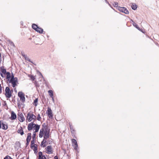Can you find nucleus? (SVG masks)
I'll return each mask as SVG.
<instances>
[{"mask_svg": "<svg viewBox=\"0 0 159 159\" xmlns=\"http://www.w3.org/2000/svg\"><path fill=\"white\" fill-rule=\"evenodd\" d=\"M9 83H11L12 84V87L14 88L17 85V84L18 83L17 79L16 77H14L13 74L11 75V78L10 80H9Z\"/></svg>", "mask_w": 159, "mask_h": 159, "instance_id": "3", "label": "nucleus"}, {"mask_svg": "<svg viewBox=\"0 0 159 159\" xmlns=\"http://www.w3.org/2000/svg\"><path fill=\"white\" fill-rule=\"evenodd\" d=\"M1 71L2 73H3L4 74H7V72L6 71V70L5 69L3 68H1Z\"/></svg>", "mask_w": 159, "mask_h": 159, "instance_id": "20", "label": "nucleus"}, {"mask_svg": "<svg viewBox=\"0 0 159 159\" xmlns=\"http://www.w3.org/2000/svg\"><path fill=\"white\" fill-rule=\"evenodd\" d=\"M20 23L22 24V23H23V22L22 21H21V22H20Z\"/></svg>", "mask_w": 159, "mask_h": 159, "instance_id": "45", "label": "nucleus"}, {"mask_svg": "<svg viewBox=\"0 0 159 159\" xmlns=\"http://www.w3.org/2000/svg\"><path fill=\"white\" fill-rule=\"evenodd\" d=\"M2 127L1 128H2L3 129L6 130L7 129L8 127L7 125H5L2 123Z\"/></svg>", "mask_w": 159, "mask_h": 159, "instance_id": "17", "label": "nucleus"}, {"mask_svg": "<svg viewBox=\"0 0 159 159\" xmlns=\"http://www.w3.org/2000/svg\"><path fill=\"white\" fill-rule=\"evenodd\" d=\"M36 116L32 112H30L28 113L27 116L26 120L28 122L34 121L36 120Z\"/></svg>", "mask_w": 159, "mask_h": 159, "instance_id": "2", "label": "nucleus"}, {"mask_svg": "<svg viewBox=\"0 0 159 159\" xmlns=\"http://www.w3.org/2000/svg\"><path fill=\"white\" fill-rule=\"evenodd\" d=\"M2 92V89H1V85L0 84V93Z\"/></svg>", "mask_w": 159, "mask_h": 159, "instance_id": "39", "label": "nucleus"}, {"mask_svg": "<svg viewBox=\"0 0 159 159\" xmlns=\"http://www.w3.org/2000/svg\"><path fill=\"white\" fill-rule=\"evenodd\" d=\"M4 159H13L12 158H11L10 157L7 156H6Z\"/></svg>", "mask_w": 159, "mask_h": 159, "instance_id": "32", "label": "nucleus"}, {"mask_svg": "<svg viewBox=\"0 0 159 159\" xmlns=\"http://www.w3.org/2000/svg\"><path fill=\"white\" fill-rule=\"evenodd\" d=\"M16 118V113L13 111L11 112V120H14Z\"/></svg>", "mask_w": 159, "mask_h": 159, "instance_id": "11", "label": "nucleus"}, {"mask_svg": "<svg viewBox=\"0 0 159 159\" xmlns=\"http://www.w3.org/2000/svg\"><path fill=\"white\" fill-rule=\"evenodd\" d=\"M29 143H27H27H27V144H29Z\"/></svg>", "mask_w": 159, "mask_h": 159, "instance_id": "48", "label": "nucleus"}, {"mask_svg": "<svg viewBox=\"0 0 159 159\" xmlns=\"http://www.w3.org/2000/svg\"><path fill=\"white\" fill-rule=\"evenodd\" d=\"M54 159H58L57 156H55L54 157Z\"/></svg>", "mask_w": 159, "mask_h": 159, "instance_id": "40", "label": "nucleus"}, {"mask_svg": "<svg viewBox=\"0 0 159 159\" xmlns=\"http://www.w3.org/2000/svg\"><path fill=\"white\" fill-rule=\"evenodd\" d=\"M42 128L41 129L44 128L45 129H47L46 127V125H45V123L43 124L42 125Z\"/></svg>", "mask_w": 159, "mask_h": 159, "instance_id": "26", "label": "nucleus"}, {"mask_svg": "<svg viewBox=\"0 0 159 159\" xmlns=\"http://www.w3.org/2000/svg\"><path fill=\"white\" fill-rule=\"evenodd\" d=\"M41 118L40 116V114H38L37 117V119L39 121H40L41 120Z\"/></svg>", "mask_w": 159, "mask_h": 159, "instance_id": "24", "label": "nucleus"}, {"mask_svg": "<svg viewBox=\"0 0 159 159\" xmlns=\"http://www.w3.org/2000/svg\"><path fill=\"white\" fill-rule=\"evenodd\" d=\"M39 136L40 138L43 137L44 139H48L49 137V131L48 129H41L40 130Z\"/></svg>", "mask_w": 159, "mask_h": 159, "instance_id": "1", "label": "nucleus"}, {"mask_svg": "<svg viewBox=\"0 0 159 159\" xmlns=\"http://www.w3.org/2000/svg\"><path fill=\"white\" fill-rule=\"evenodd\" d=\"M72 142L73 143V144H74L75 143L76 144V143H77V141H76V140L75 139H72Z\"/></svg>", "mask_w": 159, "mask_h": 159, "instance_id": "31", "label": "nucleus"}, {"mask_svg": "<svg viewBox=\"0 0 159 159\" xmlns=\"http://www.w3.org/2000/svg\"><path fill=\"white\" fill-rule=\"evenodd\" d=\"M38 159H46L45 157L44 156H42V157L39 158Z\"/></svg>", "mask_w": 159, "mask_h": 159, "instance_id": "35", "label": "nucleus"}, {"mask_svg": "<svg viewBox=\"0 0 159 159\" xmlns=\"http://www.w3.org/2000/svg\"><path fill=\"white\" fill-rule=\"evenodd\" d=\"M113 4L114 6L115 7H117L118 5V3L117 2H114Z\"/></svg>", "mask_w": 159, "mask_h": 159, "instance_id": "25", "label": "nucleus"}, {"mask_svg": "<svg viewBox=\"0 0 159 159\" xmlns=\"http://www.w3.org/2000/svg\"><path fill=\"white\" fill-rule=\"evenodd\" d=\"M38 29L37 30H35L39 32L40 33H42L43 32V29H42L41 28H39L38 27L37 28Z\"/></svg>", "mask_w": 159, "mask_h": 159, "instance_id": "14", "label": "nucleus"}, {"mask_svg": "<svg viewBox=\"0 0 159 159\" xmlns=\"http://www.w3.org/2000/svg\"><path fill=\"white\" fill-rule=\"evenodd\" d=\"M1 61H2L1 56V54L0 53V62H1Z\"/></svg>", "mask_w": 159, "mask_h": 159, "instance_id": "41", "label": "nucleus"}, {"mask_svg": "<svg viewBox=\"0 0 159 159\" xmlns=\"http://www.w3.org/2000/svg\"><path fill=\"white\" fill-rule=\"evenodd\" d=\"M30 77L32 81L34 80L35 79L34 76L33 75H31L30 76Z\"/></svg>", "mask_w": 159, "mask_h": 159, "instance_id": "29", "label": "nucleus"}, {"mask_svg": "<svg viewBox=\"0 0 159 159\" xmlns=\"http://www.w3.org/2000/svg\"><path fill=\"white\" fill-rule=\"evenodd\" d=\"M37 145L36 144H34L33 145L31 146V147L33 149V150L35 152L36 150H37Z\"/></svg>", "mask_w": 159, "mask_h": 159, "instance_id": "16", "label": "nucleus"}, {"mask_svg": "<svg viewBox=\"0 0 159 159\" xmlns=\"http://www.w3.org/2000/svg\"><path fill=\"white\" fill-rule=\"evenodd\" d=\"M105 1H106L107 2V0H105Z\"/></svg>", "mask_w": 159, "mask_h": 159, "instance_id": "47", "label": "nucleus"}, {"mask_svg": "<svg viewBox=\"0 0 159 159\" xmlns=\"http://www.w3.org/2000/svg\"><path fill=\"white\" fill-rule=\"evenodd\" d=\"M133 25L135 27L138 29H139L138 25L136 23H134V24Z\"/></svg>", "mask_w": 159, "mask_h": 159, "instance_id": "33", "label": "nucleus"}, {"mask_svg": "<svg viewBox=\"0 0 159 159\" xmlns=\"http://www.w3.org/2000/svg\"><path fill=\"white\" fill-rule=\"evenodd\" d=\"M27 137H31V133H28V136Z\"/></svg>", "mask_w": 159, "mask_h": 159, "instance_id": "37", "label": "nucleus"}, {"mask_svg": "<svg viewBox=\"0 0 159 159\" xmlns=\"http://www.w3.org/2000/svg\"><path fill=\"white\" fill-rule=\"evenodd\" d=\"M18 132L20 133L21 135H23L24 134L23 131L21 128H20V129H18Z\"/></svg>", "mask_w": 159, "mask_h": 159, "instance_id": "19", "label": "nucleus"}, {"mask_svg": "<svg viewBox=\"0 0 159 159\" xmlns=\"http://www.w3.org/2000/svg\"><path fill=\"white\" fill-rule=\"evenodd\" d=\"M6 74L7 75V78L8 79V80L9 81V80H10V78H11V74L9 72H7Z\"/></svg>", "mask_w": 159, "mask_h": 159, "instance_id": "15", "label": "nucleus"}, {"mask_svg": "<svg viewBox=\"0 0 159 159\" xmlns=\"http://www.w3.org/2000/svg\"><path fill=\"white\" fill-rule=\"evenodd\" d=\"M39 74L41 76V77H42V78H43V76L41 73L39 72Z\"/></svg>", "mask_w": 159, "mask_h": 159, "instance_id": "42", "label": "nucleus"}, {"mask_svg": "<svg viewBox=\"0 0 159 159\" xmlns=\"http://www.w3.org/2000/svg\"><path fill=\"white\" fill-rule=\"evenodd\" d=\"M5 95L7 98H10L11 96L10 89L9 87H7L5 89Z\"/></svg>", "mask_w": 159, "mask_h": 159, "instance_id": "4", "label": "nucleus"}, {"mask_svg": "<svg viewBox=\"0 0 159 159\" xmlns=\"http://www.w3.org/2000/svg\"><path fill=\"white\" fill-rule=\"evenodd\" d=\"M40 128V125L36 124V126H34V129L35 130V133L38 131Z\"/></svg>", "mask_w": 159, "mask_h": 159, "instance_id": "12", "label": "nucleus"}, {"mask_svg": "<svg viewBox=\"0 0 159 159\" xmlns=\"http://www.w3.org/2000/svg\"><path fill=\"white\" fill-rule=\"evenodd\" d=\"M34 144V140L33 141H32L31 142V146L33 145Z\"/></svg>", "mask_w": 159, "mask_h": 159, "instance_id": "36", "label": "nucleus"}, {"mask_svg": "<svg viewBox=\"0 0 159 159\" xmlns=\"http://www.w3.org/2000/svg\"><path fill=\"white\" fill-rule=\"evenodd\" d=\"M49 94L51 98L53 97V91L52 90H49L48 91Z\"/></svg>", "mask_w": 159, "mask_h": 159, "instance_id": "18", "label": "nucleus"}, {"mask_svg": "<svg viewBox=\"0 0 159 159\" xmlns=\"http://www.w3.org/2000/svg\"><path fill=\"white\" fill-rule=\"evenodd\" d=\"M19 105H20V104H19V103L18 104V106H19Z\"/></svg>", "mask_w": 159, "mask_h": 159, "instance_id": "46", "label": "nucleus"}, {"mask_svg": "<svg viewBox=\"0 0 159 159\" xmlns=\"http://www.w3.org/2000/svg\"><path fill=\"white\" fill-rule=\"evenodd\" d=\"M47 112H48V116L49 118L52 117V112L51 108L48 107Z\"/></svg>", "mask_w": 159, "mask_h": 159, "instance_id": "10", "label": "nucleus"}, {"mask_svg": "<svg viewBox=\"0 0 159 159\" xmlns=\"http://www.w3.org/2000/svg\"><path fill=\"white\" fill-rule=\"evenodd\" d=\"M18 95L20 98V100L24 102L25 101V98L24 94L22 92H19L18 93Z\"/></svg>", "mask_w": 159, "mask_h": 159, "instance_id": "6", "label": "nucleus"}, {"mask_svg": "<svg viewBox=\"0 0 159 159\" xmlns=\"http://www.w3.org/2000/svg\"><path fill=\"white\" fill-rule=\"evenodd\" d=\"M17 118L20 122H23L25 120L23 114L21 112H19L17 115Z\"/></svg>", "mask_w": 159, "mask_h": 159, "instance_id": "5", "label": "nucleus"}, {"mask_svg": "<svg viewBox=\"0 0 159 159\" xmlns=\"http://www.w3.org/2000/svg\"><path fill=\"white\" fill-rule=\"evenodd\" d=\"M52 98V100L53 101V102L54 101V99L53 98V97H52V98Z\"/></svg>", "mask_w": 159, "mask_h": 159, "instance_id": "43", "label": "nucleus"}, {"mask_svg": "<svg viewBox=\"0 0 159 159\" xmlns=\"http://www.w3.org/2000/svg\"><path fill=\"white\" fill-rule=\"evenodd\" d=\"M31 139V137H27L26 139V141L27 143H29L30 140Z\"/></svg>", "mask_w": 159, "mask_h": 159, "instance_id": "27", "label": "nucleus"}, {"mask_svg": "<svg viewBox=\"0 0 159 159\" xmlns=\"http://www.w3.org/2000/svg\"><path fill=\"white\" fill-rule=\"evenodd\" d=\"M33 140L35 139V132H34V133L33 134Z\"/></svg>", "mask_w": 159, "mask_h": 159, "instance_id": "34", "label": "nucleus"}, {"mask_svg": "<svg viewBox=\"0 0 159 159\" xmlns=\"http://www.w3.org/2000/svg\"><path fill=\"white\" fill-rule=\"evenodd\" d=\"M0 75L2 77H4V76L3 75L2 73H0Z\"/></svg>", "mask_w": 159, "mask_h": 159, "instance_id": "38", "label": "nucleus"}, {"mask_svg": "<svg viewBox=\"0 0 159 159\" xmlns=\"http://www.w3.org/2000/svg\"><path fill=\"white\" fill-rule=\"evenodd\" d=\"M32 28L34 29L35 30H37V29H38L37 28V27H38V26H37V25H36L34 24H33L32 25Z\"/></svg>", "mask_w": 159, "mask_h": 159, "instance_id": "22", "label": "nucleus"}, {"mask_svg": "<svg viewBox=\"0 0 159 159\" xmlns=\"http://www.w3.org/2000/svg\"><path fill=\"white\" fill-rule=\"evenodd\" d=\"M36 126V124L33 123L29 124L28 126V129L30 130L32 129H34V126Z\"/></svg>", "mask_w": 159, "mask_h": 159, "instance_id": "9", "label": "nucleus"}, {"mask_svg": "<svg viewBox=\"0 0 159 159\" xmlns=\"http://www.w3.org/2000/svg\"><path fill=\"white\" fill-rule=\"evenodd\" d=\"M38 101V99L37 98H36L34 101V102L33 104L35 107H36L37 105Z\"/></svg>", "mask_w": 159, "mask_h": 159, "instance_id": "23", "label": "nucleus"}, {"mask_svg": "<svg viewBox=\"0 0 159 159\" xmlns=\"http://www.w3.org/2000/svg\"><path fill=\"white\" fill-rule=\"evenodd\" d=\"M131 7L133 10H135L137 8V6L134 3H133L131 6Z\"/></svg>", "mask_w": 159, "mask_h": 159, "instance_id": "21", "label": "nucleus"}, {"mask_svg": "<svg viewBox=\"0 0 159 159\" xmlns=\"http://www.w3.org/2000/svg\"><path fill=\"white\" fill-rule=\"evenodd\" d=\"M47 152L48 154H52L53 152L52 147L51 146H48L46 148Z\"/></svg>", "mask_w": 159, "mask_h": 159, "instance_id": "8", "label": "nucleus"}, {"mask_svg": "<svg viewBox=\"0 0 159 159\" xmlns=\"http://www.w3.org/2000/svg\"><path fill=\"white\" fill-rule=\"evenodd\" d=\"M74 147V148L75 150H76L77 149V148L78 147V145L77 143H75L73 145Z\"/></svg>", "mask_w": 159, "mask_h": 159, "instance_id": "28", "label": "nucleus"}, {"mask_svg": "<svg viewBox=\"0 0 159 159\" xmlns=\"http://www.w3.org/2000/svg\"><path fill=\"white\" fill-rule=\"evenodd\" d=\"M118 10L120 11L123 12L126 14H129V11L126 9V8L124 7H118Z\"/></svg>", "mask_w": 159, "mask_h": 159, "instance_id": "7", "label": "nucleus"}, {"mask_svg": "<svg viewBox=\"0 0 159 159\" xmlns=\"http://www.w3.org/2000/svg\"><path fill=\"white\" fill-rule=\"evenodd\" d=\"M46 139H44L43 141L41 143V146H42V147L43 148L46 147V145L44 144L46 142V140H45Z\"/></svg>", "mask_w": 159, "mask_h": 159, "instance_id": "13", "label": "nucleus"}, {"mask_svg": "<svg viewBox=\"0 0 159 159\" xmlns=\"http://www.w3.org/2000/svg\"><path fill=\"white\" fill-rule=\"evenodd\" d=\"M42 152H39V158H41L42 157Z\"/></svg>", "mask_w": 159, "mask_h": 159, "instance_id": "30", "label": "nucleus"}, {"mask_svg": "<svg viewBox=\"0 0 159 159\" xmlns=\"http://www.w3.org/2000/svg\"><path fill=\"white\" fill-rule=\"evenodd\" d=\"M27 60H28V61H30V59L29 58H28L27 59Z\"/></svg>", "mask_w": 159, "mask_h": 159, "instance_id": "44", "label": "nucleus"}]
</instances>
